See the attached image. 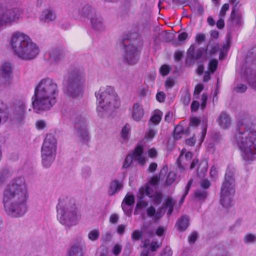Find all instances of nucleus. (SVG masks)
Returning a JSON list of instances; mask_svg holds the SVG:
<instances>
[{"instance_id":"f257e3e1","label":"nucleus","mask_w":256,"mask_h":256,"mask_svg":"<svg viewBox=\"0 0 256 256\" xmlns=\"http://www.w3.org/2000/svg\"><path fill=\"white\" fill-rule=\"evenodd\" d=\"M28 186L24 178L12 180L2 194V204L6 212L12 217L24 216L28 210Z\"/></svg>"},{"instance_id":"f03ea898","label":"nucleus","mask_w":256,"mask_h":256,"mask_svg":"<svg viewBox=\"0 0 256 256\" xmlns=\"http://www.w3.org/2000/svg\"><path fill=\"white\" fill-rule=\"evenodd\" d=\"M234 144L238 148L242 158L246 161L253 160L256 154V128L250 126L246 120L238 124L232 138Z\"/></svg>"},{"instance_id":"7ed1b4c3","label":"nucleus","mask_w":256,"mask_h":256,"mask_svg":"<svg viewBox=\"0 0 256 256\" xmlns=\"http://www.w3.org/2000/svg\"><path fill=\"white\" fill-rule=\"evenodd\" d=\"M57 92V84L53 80L42 79L36 86L32 98L34 110L40 113L50 110L56 102L55 95Z\"/></svg>"},{"instance_id":"20e7f679","label":"nucleus","mask_w":256,"mask_h":256,"mask_svg":"<svg viewBox=\"0 0 256 256\" xmlns=\"http://www.w3.org/2000/svg\"><path fill=\"white\" fill-rule=\"evenodd\" d=\"M10 44L14 54L26 61L35 59L40 52L38 46L30 36L20 32H16L12 34Z\"/></svg>"},{"instance_id":"39448f33","label":"nucleus","mask_w":256,"mask_h":256,"mask_svg":"<svg viewBox=\"0 0 256 256\" xmlns=\"http://www.w3.org/2000/svg\"><path fill=\"white\" fill-rule=\"evenodd\" d=\"M95 95L98 102L96 110L100 116H103L104 112L118 108L120 105L119 98L112 86L101 87Z\"/></svg>"},{"instance_id":"423d86ee","label":"nucleus","mask_w":256,"mask_h":256,"mask_svg":"<svg viewBox=\"0 0 256 256\" xmlns=\"http://www.w3.org/2000/svg\"><path fill=\"white\" fill-rule=\"evenodd\" d=\"M57 218L60 224L68 227L78 224L81 218V214L75 204L67 200L60 201L56 206Z\"/></svg>"},{"instance_id":"0eeeda50","label":"nucleus","mask_w":256,"mask_h":256,"mask_svg":"<svg viewBox=\"0 0 256 256\" xmlns=\"http://www.w3.org/2000/svg\"><path fill=\"white\" fill-rule=\"evenodd\" d=\"M84 81L85 77L83 70L77 68L72 70L66 81V94L72 98L80 96Z\"/></svg>"},{"instance_id":"6e6552de","label":"nucleus","mask_w":256,"mask_h":256,"mask_svg":"<svg viewBox=\"0 0 256 256\" xmlns=\"http://www.w3.org/2000/svg\"><path fill=\"white\" fill-rule=\"evenodd\" d=\"M57 140L52 134H47L41 148L42 165L49 167L55 159L56 153Z\"/></svg>"},{"instance_id":"1a4fd4ad","label":"nucleus","mask_w":256,"mask_h":256,"mask_svg":"<svg viewBox=\"0 0 256 256\" xmlns=\"http://www.w3.org/2000/svg\"><path fill=\"white\" fill-rule=\"evenodd\" d=\"M232 172H227L220 193V201L223 207L228 208L232 205L235 193Z\"/></svg>"},{"instance_id":"9d476101","label":"nucleus","mask_w":256,"mask_h":256,"mask_svg":"<svg viewBox=\"0 0 256 256\" xmlns=\"http://www.w3.org/2000/svg\"><path fill=\"white\" fill-rule=\"evenodd\" d=\"M121 44L125 48L124 61L130 65L136 64L138 60L140 48L136 46V40L132 42L129 38H124Z\"/></svg>"},{"instance_id":"9b49d317","label":"nucleus","mask_w":256,"mask_h":256,"mask_svg":"<svg viewBox=\"0 0 256 256\" xmlns=\"http://www.w3.org/2000/svg\"><path fill=\"white\" fill-rule=\"evenodd\" d=\"M26 104L24 100H20L15 102L14 108L10 115V121L18 126L23 125L26 119Z\"/></svg>"},{"instance_id":"f8f14e48","label":"nucleus","mask_w":256,"mask_h":256,"mask_svg":"<svg viewBox=\"0 0 256 256\" xmlns=\"http://www.w3.org/2000/svg\"><path fill=\"white\" fill-rule=\"evenodd\" d=\"M22 14V10L18 8L0 10V26L12 24L18 20Z\"/></svg>"},{"instance_id":"ddd939ff","label":"nucleus","mask_w":256,"mask_h":256,"mask_svg":"<svg viewBox=\"0 0 256 256\" xmlns=\"http://www.w3.org/2000/svg\"><path fill=\"white\" fill-rule=\"evenodd\" d=\"M74 121L76 134L82 143L88 142L90 136L86 129V120L81 116H78L74 118Z\"/></svg>"},{"instance_id":"4468645a","label":"nucleus","mask_w":256,"mask_h":256,"mask_svg":"<svg viewBox=\"0 0 256 256\" xmlns=\"http://www.w3.org/2000/svg\"><path fill=\"white\" fill-rule=\"evenodd\" d=\"M143 148L141 146H137L132 152V154H129L126 158L122 167L128 168L131 164L132 160H135L138 162L143 166L146 162V158L142 156Z\"/></svg>"},{"instance_id":"2eb2a0df","label":"nucleus","mask_w":256,"mask_h":256,"mask_svg":"<svg viewBox=\"0 0 256 256\" xmlns=\"http://www.w3.org/2000/svg\"><path fill=\"white\" fill-rule=\"evenodd\" d=\"M146 196L150 197L154 204H159L161 202L162 194L158 192H154L148 184L140 188L137 194V197L140 198H144Z\"/></svg>"},{"instance_id":"dca6fc26","label":"nucleus","mask_w":256,"mask_h":256,"mask_svg":"<svg viewBox=\"0 0 256 256\" xmlns=\"http://www.w3.org/2000/svg\"><path fill=\"white\" fill-rule=\"evenodd\" d=\"M72 12L75 15L90 18L96 13L94 8L90 6L80 2L74 4L72 6Z\"/></svg>"},{"instance_id":"f3484780","label":"nucleus","mask_w":256,"mask_h":256,"mask_svg":"<svg viewBox=\"0 0 256 256\" xmlns=\"http://www.w3.org/2000/svg\"><path fill=\"white\" fill-rule=\"evenodd\" d=\"M243 23L241 12H236L235 8H233L230 19L228 21V26L231 29H238Z\"/></svg>"},{"instance_id":"a211bd4d","label":"nucleus","mask_w":256,"mask_h":256,"mask_svg":"<svg viewBox=\"0 0 256 256\" xmlns=\"http://www.w3.org/2000/svg\"><path fill=\"white\" fill-rule=\"evenodd\" d=\"M0 77L4 80L6 84H10L12 77V68L10 62H4L0 66Z\"/></svg>"},{"instance_id":"6ab92c4d","label":"nucleus","mask_w":256,"mask_h":256,"mask_svg":"<svg viewBox=\"0 0 256 256\" xmlns=\"http://www.w3.org/2000/svg\"><path fill=\"white\" fill-rule=\"evenodd\" d=\"M49 60L51 62L58 63L65 57V52L63 49L54 48L50 49L48 52Z\"/></svg>"},{"instance_id":"aec40b11","label":"nucleus","mask_w":256,"mask_h":256,"mask_svg":"<svg viewBox=\"0 0 256 256\" xmlns=\"http://www.w3.org/2000/svg\"><path fill=\"white\" fill-rule=\"evenodd\" d=\"M92 28L98 32H102L106 30V26L102 16L96 12L90 18Z\"/></svg>"},{"instance_id":"412c9836","label":"nucleus","mask_w":256,"mask_h":256,"mask_svg":"<svg viewBox=\"0 0 256 256\" xmlns=\"http://www.w3.org/2000/svg\"><path fill=\"white\" fill-rule=\"evenodd\" d=\"M144 114L142 106L138 103L134 104L132 109V117L136 122L140 121L144 118Z\"/></svg>"},{"instance_id":"4be33fe9","label":"nucleus","mask_w":256,"mask_h":256,"mask_svg":"<svg viewBox=\"0 0 256 256\" xmlns=\"http://www.w3.org/2000/svg\"><path fill=\"white\" fill-rule=\"evenodd\" d=\"M56 18V13L52 9L48 8H46L42 11L40 19L42 22L49 23L54 21Z\"/></svg>"},{"instance_id":"5701e85b","label":"nucleus","mask_w":256,"mask_h":256,"mask_svg":"<svg viewBox=\"0 0 256 256\" xmlns=\"http://www.w3.org/2000/svg\"><path fill=\"white\" fill-rule=\"evenodd\" d=\"M220 127L223 129L228 128L231 124V120L230 116L226 112H222L216 120Z\"/></svg>"},{"instance_id":"b1692460","label":"nucleus","mask_w":256,"mask_h":256,"mask_svg":"<svg viewBox=\"0 0 256 256\" xmlns=\"http://www.w3.org/2000/svg\"><path fill=\"white\" fill-rule=\"evenodd\" d=\"M206 52V50L202 48L198 49L196 52H194V46H191L188 51V57L194 59L198 60L201 58L204 54Z\"/></svg>"},{"instance_id":"393cba45","label":"nucleus","mask_w":256,"mask_h":256,"mask_svg":"<svg viewBox=\"0 0 256 256\" xmlns=\"http://www.w3.org/2000/svg\"><path fill=\"white\" fill-rule=\"evenodd\" d=\"M122 182L118 180L112 181L109 185V189L108 190V194L109 196H113L115 194L118 192L122 188Z\"/></svg>"},{"instance_id":"a878e982","label":"nucleus","mask_w":256,"mask_h":256,"mask_svg":"<svg viewBox=\"0 0 256 256\" xmlns=\"http://www.w3.org/2000/svg\"><path fill=\"white\" fill-rule=\"evenodd\" d=\"M246 80L252 88L256 90V68L253 71L250 68L246 70L244 74Z\"/></svg>"},{"instance_id":"bb28decb","label":"nucleus","mask_w":256,"mask_h":256,"mask_svg":"<svg viewBox=\"0 0 256 256\" xmlns=\"http://www.w3.org/2000/svg\"><path fill=\"white\" fill-rule=\"evenodd\" d=\"M83 245L78 243L72 246L70 248L68 256H82Z\"/></svg>"},{"instance_id":"cd10ccee","label":"nucleus","mask_w":256,"mask_h":256,"mask_svg":"<svg viewBox=\"0 0 256 256\" xmlns=\"http://www.w3.org/2000/svg\"><path fill=\"white\" fill-rule=\"evenodd\" d=\"M162 112L159 110H156L154 112L148 121L149 126H152V125L156 126L160 122Z\"/></svg>"},{"instance_id":"c85d7f7f","label":"nucleus","mask_w":256,"mask_h":256,"mask_svg":"<svg viewBox=\"0 0 256 256\" xmlns=\"http://www.w3.org/2000/svg\"><path fill=\"white\" fill-rule=\"evenodd\" d=\"M188 216H182L178 220L176 226L180 231H184L188 226Z\"/></svg>"},{"instance_id":"c756f323","label":"nucleus","mask_w":256,"mask_h":256,"mask_svg":"<svg viewBox=\"0 0 256 256\" xmlns=\"http://www.w3.org/2000/svg\"><path fill=\"white\" fill-rule=\"evenodd\" d=\"M194 196L200 200H204L208 196V192L205 190H198L194 192Z\"/></svg>"},{"instance_id":"7c9ffc66","label":"nucleus","mask_w":256,"mask_h":256,"mask_svg":"<svg viewBox=\"0 0 256 256\" xmlns=\"http://www.w3.org/2000/svg\"><path fill=\"white\" fill-rule=\"evenodd\" d=\"M100 234V231L98 229H94L88 232V236L90 240L95 241L99 238Z\"/></svg>"},{"instance_id":"2f4dec72","label":"nucleus","mask_w":256,"mask_h":256,"mask_svg":"<svg viewBox=\"0 0 256 256\" xmlns=\"http://www.w3.org/2000/svg\"><path fill=\"white\" fill-rule=\"evenodd\" d=\"M192 182H193V180L192 178L190 179L188 184H187V185L186 186V188H185V190H184V193L182 194V198L180 200V204H182L184 202V198L188 194V191L190 189V188L192 184Z\"/></svg>"},{"instance_id":"473e14b6","label":"nucleus","mask_w":256,"mask_h":256,"mask_svg":"<svg viewBox=\"0 0 256 256\" xmlns=\"http://www.w3.org/2000/svg\"><path fill=\"white\" fill-rule=\"evenodd\" d=\"M218 64V61L216 60L212 59L210 60L208 68L211 73H214L216 70Z\"/></svg>"},{"instance_id":"72a5a7b5","label":"nucleus","mask_w":256,"mask_h":256,"mask_svg":"<svg viewBox=\"0 0 256 256\" xmlns=\"http://www.w3.org/2000/svg\"><path fill=\"white\" fill-rule=\"evenodd\" d=\"M176 173L174 172H170L166 178V184L168 186L172 184L176 180Z\"/></svg>"},{"instance_id":"f704fd0d","label":"nucleus","mask_w":256,"mask_h":256,"mask_svg":"<svg viewBox=\"0 0 256 256\" xmlns=\"http://www.w3.org/2000/svg\"><path fill=\"white\" fill-rule=\"evenodd\" d=\"M134 202V198L132 194H127L125 196L122 204H124L128 206H132L133 205Z\"/></svg>"},{"instance_id":"c9c22d12","label":"nucleus","mask_w":256,"mask_h":256,"mask_svg":"<svg viewBox=\"0 0 256 256\" xmlns=\"http://www.w3.org/2000/svg\"><path fill=\"white\" fill-rule=\"evenodd\" d=\"M192 156V154L190 152H186V149H182L179 156L180 160H182L184 157L187 160H190Z\"/></svg>"},{"instance_id":"e433bc0d","label":"nucleus","mask_w":256,"mask_h":256,"mask_svg":"<svg viewBox=\"0 0 256 256\" xmlns=\"http://www.w3.org/2000/svg\"><path fill=\"white\" fill-rule=\"evenodd\" d=\"M174 204V202L172 198H168L166 200L165 207L168 208V216H170L172 213Z\"/></svg>"},{"instance_id":"4c0bfd02","label":"nucleus","mask_w":256,"mask_h":256,"mask_svg":"<svg viewBox=\"0 0 256 256\" xmlns=\"http://www.w3.org/2000/svg\"><path fill=\"white\" fill-rule=\"evenodd\" d=\"M244 240L246 244L255 242L256 236L252 234H246L244 237Z\"/></svg>"},{"instance_id":"58836bf2","label":"nucleus","mask_w":256,"mask_h":256,"mask_svg":"<svg viewBox=\"0 0 256 256\" xmlns=\"http://www.w3.org/2000/svg\"><path fill=\"white\" fill-rule=\"evenodd\" d=\"M170 70V68L169 66L166 64H164L162 66H161L160 69V74H162V76H167Z\"/></svg>"},{"instance_id":"ea45409f","label":"nucleus","mask_w":256,"mask_h":256,"mask_svg":"<svg viewBox=\"0 0 256 256\" xmlns=\"http://www.w3.org/2000/svg\"><path fill=\"white\" fill-rule=\"evenodd\" d=\"M146 212L148 216L152 217L155 215L156 218L158 219L160 218L158 214H156V210L152 206L148 208Z\"/></svg>"},{"instance_id":"a19ab883","label":"nucleus","mask_w":256,"mask_h":256,"mask_svg":"<svg viewBox=\"0 0 256 256\" xmlns=\"http://www.w3.org/2000/svg\"><path fill=\"white\" fill-rule=\"evenodd\" d=\"M122 246L119 244H116L112 250V252L115 256H118L122 252Z\"/></svg>"},{"instance_id":"79ce46f5","label":"nucleus","mask_w":256,"mask_h":256,"mask_svg":"<svg viewBox=\"0 0 256 256\" xmlns=\"http://www.w3.org/2000/svg\"><path fill=\"white\" fill-rule=\"evenodd\" d=\"M156 132L157 131L156 130L152 128L151 126H149L148 130L146 134V138L152 140L155 136Z\"/></svg>"},{"instance_id":"37998d69","label":"nucleus","mask_w":256,"mask_h":256,"mask_svg":"<svg viewBox=\"0 0 256 256\" xmlns=\"http://www.w3.org/2000/svg\"><path fill=\"white\" fill-rule=\"evenodd\" d=\"M130 130V126L129 124H126L122 128L121 132L122 134V137L126 139L128 138L129 132Z\"/></svg>"},{"instance_id":"c03bdc74","label":"nucleus","mask_w":256,"mask_h":256,"mask_svg":"<svg viewBox=\"0 0 256 256\" xmlns=\"http://www.w3.org/2000/svg\"><path fill=\"white\" fill-rule=\"evenodd\" d=\"M138 202L136 206V209H142L146 208L148 205V202L143 200V198H138Z\"/></svg>"},{"instance_id":"a18cd8bd","label":"nucleus","mask_w":256,"mask_h":256,"mask_svg":"<svg viewBox=\"0 0 256 256\" xmlns=\"http://www.w3.org/2000/svg\"><path fill=\"white\" fill-rule=\"evenodd\" d=\"M142 233L141 231L134 230L132 234V238L134 240H138L142 238Z\"/></svg>"},{"instance_id":"49530a36","label":"nucleus","mask_w":256,"mask_h":256,"mask_svg":"<svg viewBox=\"0 0 256 256\" xmlns=\"http://www.w3.org/2000/svg\"><path fill=\"white\" fill-rule=\"evenodd\" d=\"M112 238V236L110 232H106L102 234L101 236V241L102 243H106L110 242Z\"/></svg>"},{"instance_id":"de8ad7c7","label":"nucleus","mask_w":256,"mask_h":256,"mask_svg":"<svg viewBox=\"0 0 256 256\" xmlns=\"http://www.w3.org/2000/svg\"><path fill=\"white\" fill-rule=\"evenodd\" d=\"M230 6L228 4H224L220 9L219 14V17L224 18L226 16V12L228 10Z\"/></svg>"},{"instance_id":"09e8293b","label":"nucleus","mask_w":256,"mask_h":256,"mask_svg":"<svg viewBox=\"0 0 256 256\" xmlns=\"http://www.w3.org/2000/svg\"><path fill=\"white\" fill-rule=\"evenodd\" d=\"M200 186L203 189H208L210 186V182L207 178L202 179L200 182Z\"/></svg>"},{"instance_id":"8fccbe9b","label":"nucleus","mask_w":256,"mask_h":256,"mask_svg":"<svg viewBox=\"0 0 256 256\" xmlns=\"http://www.w3.org/2000/svg\"><path fill=\"white\" fill-rule=\"evenodd\" d=\"M206 40V36L204 34L198 33L196 34L195 40L198 43H201L204 42Z\"/></svg>"},{"instance_id":"3c124183","label":"nucleus","mask_w":256,"mask_h":256,"mask_svg":"<svg viewBox=\"0 0 256 256\" xmlns=\"http://www.w3.org/2000/svg\"><path fill=\"white\" fill-rule=\"evenodd\" d=\"M174 84V80L173 78H168L165 82V87L166 89L171 88Z\"/></svg>"},{"instance_id":"603ef678","label":"nucleus","mask_w":256,"mask_h":256,"mask_svg":"<svg viewBox=\"0 0 256 256\" xmlns=\"http://www.w3.org/2000/svg\"><path fill=\"white\" fill-rule=\"evenodd\" d=\"M172 251L170 247L166 246L161 252L160 256H172Z\"/></svg>"},{"instance_id":"864d4df0","label":"nucleus","mask_w":256,"mask_h":256,"mask_svg":"<svg viewBox=\"0 0 256 256\" xmlns=\"http://www.w3.org/2000/svg\"><path fill=\"white\" fill-rule=\"evenodd\" d=\"M130 206L126 205L124 204H122V208L124 214L128 216H130L132 213V208H130Z\"/></svg>"},{"instance_id":"5fc2aeb1","label":"nucleus","mask_w":256,"mask_h":256,"mask_svg":"<svg viewBox=\"0 0 256 256\" xmlns=\"http://www.w3.org/2000/svg\"><path fill=\"white\" fill-rule=\"evenodd\" d=\"M36 126L38 130H43L46 126V122L43 120H38L36 123Z\"/></svg>"},{"instance_id":"6e6d98bb","label":"nucleus","mask_w":256,"mask_h":256,"mask_svg":"<svg viewBox=\"0 0 256 256\" xmlns=\"http://www.w3.org/2000/svg\"><path fill=\"white\" fill-rule=\"evenodd\" d=\"M247 89L246 86L243 84H239L235 88L234 90L238 92H244Z\"/></svg>"},{"instance_id":"4d7b16f0","label":"nucleus","mask_w":256,"mask_h":256,"mask_svg":"<svg viewBox=\"0 0 256 256\" xmlns=\"http://www.w3.org/2000/svg\"><path fill=\"white\" fill-rule=\"evenodd\" d=\"M198 238V234L196 232H192L189 236L188 240L190 244H193Z\"/></svg>"},{"instance_id":"13d9d810","label":"nucleus","mask_w":256,"mask_h":256,"mask_svg":"<svg viewBox=\"0 0 256 256\" xmlns=\"http://www.w3.org/2000/svg\"><path fill=\"white\" fill-rule=\"evenodd\" d=\"M204 86L202 84H198L196 86L194 89V96H198L200 92L203 90Z\"/></svg>"},{"instance_id":"bf43d9fd","label":"nucleus","mask_w":256,"mask_h":256,"mask_svg":"<svg viewBox=\"0 0 256 256\" xmlns=\"http://www.w3.org/2000/svg\"><path fill=\"white\" fill-rule=\"evenodd\" d=\"M148 156L150 158H154L157 156V151L154 148H151L148 151Z\"/></svg>"},{"instance_id":"052dcab7","label":"nucleus","mask_w":256,"mask_h":256,"mask_svg":"<svg viewBox=\"0 0 256 256\" xmlns=\"http://www.w3.org/2000/svg\"><path fill=\"white\" fill-rule=\"evenodd\" d=\"M160 246L157 242H152L150 245V250L152 252L156 251Z\"/></svg>"},{"instance_id":"680f3d73","label":"nucleus","mask_w":256,"mask_h":256,"mask_svg":"<svg viewBox=\"0 0 256 256\" xmlns=\"http://www.w3.org/2000/svg\"><path fill=\"white\" fill-rule=\"evenodd\" d=\"M119 219L118 216L117 214H113L110 218V222L112 224H116Z\"/></svg>"},{"instance_id":"e2e57ef3","label":"nucleus","mask_w":256,"mask_h":256,"mask_svg":"<svg viewBox=\"0 0 256 256\" xmlns=\"http://www.w3.org/2000/svg\"><path fill=\"white\" fill-rule=\"evenodd\" d=\"M200 120L196 117H194L190 118V125L192 126H198L200 124Z\"/></svg>"},{"instance_id":"0e129e2a","label":"nucleus","mask_w":256,"mask_h":256,"mask_svg":"<svg viewBox=\"0 0 256 256\" xmlns=\"http://www.w3.org/2000/svg\"><path fill=\"white\" fill-rule=\"evenodd\" d=\"M156 100L160 102H162L164 100L166 96L164 94V92H158L156 96Z\"/></svg>"},{"instance_id":"69168bd1","label":"nucleus","mask_w":256,"mask_h":256,"mask_svg":"<svg viewBox=\"0 0 256 256\" xmlns=\"http://www.w3.org/2000/svg\"><path fill=\"white\" fill-rule=\"evenodd\" d=\"M216 26L219 29H222L224 26V18L219 17V19L216 22Z\"/></svg>"},{"instance_id":"338daca9","label":"nucleus","mask_w":256,"mask_h":256,"mask_svg":"<svg viewBox=\"0 0 256 256\" xmlns=\"http://www.w3.org/2000/svg\"><path fill=\"white\" fill-rule=\"evenodd\" d=\"M208 96L206 94H203L201 98V106L202 108H204L206 106Z\"/></svg>"},{"instance_id":"774afa93","label":"nucleus","mask_w":256,"mask_h":256,"mask_svg":"<svg viewBox=\"0 0 256 256\" xmlns=\"http://www.w3.org/2000/svg\"><path fill=\"white\" fill-rule=\"evenodd\" d=\"M190 100V96L188 94H185V95L184 96L182 101L184 104L187 106L189 104Z\"/></svg>"}]
</instances>
